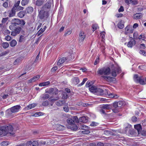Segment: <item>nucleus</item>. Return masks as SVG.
I'll return each instance as SVG.
<instances>
[{
	"mask_svg": "<svg viewBox=\"0 0 146 146\" xmlns=\"http://www.w3.org/2000/svg\"><path fill=\"white\" fill-rule=\"evenodd\" d=\"M79 121L83 123H86L88 121V117L85 116L81 117L79 118Z\"/></svg>",
	"mask_w": 146,
	"mask_h": 146,
	"instance_id": "14",
	"label": "nucleus"
},
{
	"mask_svg": "<svg viewBox=\"0 0 146 146\" xmlns=\"http://www.w3.org/2000/svg\"><path fill=\"white\" fill-rule=\"evenodd\" d=\"M74 81L76 84H78L80 82L79 78L77 77H75L74 79Z\"/></svg>",
	"mask_w": 146,
	"mask_h": 146,
	"instance_id": "43",
	"label": "nucleus"
},
{
	"mask_svg": "<svg viewBox=\"0 0 146 146\" xmlns=\"http://www.w3.org/2000/svg\"><path fill=\"white\" fill-rule=\"evenodd\" d=\"M129 134L132 136H134L135 135V133L134 130H129Z\"/></svg>",
	"mask_w": 146,
	"mask_h": 146,
	"instance_id": "42",
	"label": "nucleus"
},
{
	"mask_svg": "<svg viewBox=\"0 0 146 146\" xmlns=\"http://www.w3.org/2000/svg\"><path fill=\"white\" fill-rule=\"evenodd\" d=\"M68 123L70 126L75 124V122L73 119L71 118H68L67 120Z\"/></svg>",
	"mask_w": 146,
	"mask_h": 146,
	"instance_id": "24",
	"label": "nucleus"
},
{
	"mask_svg": "<svg viewBox=\"0 0 146 146\" xmlns=\"http://www.w3.org/2000/svg\"><path fill=\"white\" fill-rule=\"evenodd\" d=\"M50 84V82L49 81H47L44 82H42L41 83H40L39 85V86H47L49 85Z\"/></svg>",
	"mask_w": 146,
	"mask_h": 146,
	"instance_id": "36",
	"label": "nucleus"
},
{
	"mask_svg": "<svg viewBox=\"0 0 146 146\" xmlns=\"http://www.w3.org/2000/svg\"><path fill=\"white\" fill-rule=\"evenodd\" d=\"M57 90V89L56 88H50L46 92V93H48L49 94H52L54 90Z\"/></svg>",
	"mask_w": 146,
	"mask_h": 146,
	"instance_id": "31",
	"label": "nucleus"
},
{
	"mask_svg": "<svg viewBox=\"0 0 146 146\" xmlns=\"http://www.w3.org/2000/svg\"><path fill=\"white\" fill-rule=\"evenodd\" d=\"M57 67L56 66H55L52 68L51 71V72H53L55 71L57 69Z\"/></svg>",
	"mask_w": 146,
	"mask_h": 146,
	"instance_id": "59",
	"label": "nucleus"
},
{
	"mask_svg": "<svg viewBox=\"0 0 146 146\" xmlns=\"http://www.w3.org/2000/svg\"><path fill=\"white\" fill-rule=\"evenodd\" d=\"M21 108L19 105H17L13 106L6 111L5 113L7 115L9 116L12 113H15L18 112Z\"/></svg>",
	"mask_w": 146,
	"mask_h": 146,
	"instance_id": "5",
	"label": "nucleus"
},
{
	"mask_svg": "<svg viewBox=\"0 0 146 146\" xmlns=\"http://www.w3.org/2000/svg\"><path fill=\"white\" fill-rule=\"evenodd\" d=\"M97 88L95 86H91L89 88V90L94 94Z\"/></svg>",
	"mask_w": 146,
	"mask_h": 146,
	"instance_id": "23",
	"label": "nucleus"
},
{
	"mask_svg": "<svg viewBox=\"0 0 146 146\" xmlns=\"http://www.w3.org/2000/svg\"><path fill=\"white\" fill-rule=\"evenodd\" d=\"M48 101H45L42 102V105L43 106H48Z\"/></svg>",
	"mask_w": 146,
	"mask_h": 146,
	"instance_id": "55",
	"label": "nucleus"
},
{
	"mask_svg": "<svg viewBox=\"0 0 146 146\" xmlns=\"http://www.w3.org/2000/svg\"><path fill=\"white\" fill-rule=\"evenodd\" d=\"M28 141V142H31V143H30V144L31 146H38V143L36 141H34L32 142L31 141Z\"/></svg>",
	"mask_w": 146,
	"mask_h": 146,
	"instance_id": "32",
	"label": "nucleus"
},
{
	"mask_svg": "<svg viewBox=\"0 0 146 146\" xmlns=\"http://www.w3.org/2000/svg\"><path fill=\"white\" fill-rule=\"evenodd\" d=\"M9 14V17H12L15 16L16 11L12 8L11 10L8 11Z\"/></svg>",
	"mask_w": 146,
	"mask_h": 146,
	"instance_id": "13",
	"label": "nucleus"
},
{
	"mask_svg": "<svg viewBox=\"0 0 146 146\" xmlns=\"http://www.w3.org/2000/svg\"><path fill=\"white\" fill-rule=\"evenodd\" d=\"M67 60V58L65 57H62L60 58L57 62V64L60 66L65 61Z\"/></svg>",
	"mask_w": 146,
	"mask_h": 146,
	"instance_id": "15",
	"label": "nucleus"
},
{
	"mask_svg": "<svg viewBox=\"0 0 146 146\" xmlns=\"http://www.w3.org/2000/svg\"><path fill=\"white\" fill-rule=\"evenodd\" d=\"M8 4L7 2H4L3 4V6L5 8H7L8 7Z\"/></svg>",
	"mask_w": 146,
	"mask_h": 146,
	"instance_id": "63",
	"label": "nucleus"
},
{
	"mask_svg": "<svg viewBox=\"0 0 146 146\" xmlns=\"http://www.w3.org/2000/svg\"><path fill=\"white\" fill-rule=\"evenodd\" d=\"M29 1V0H22L21 1L22 6H25L27 5Z\"/></svg>",
	"mask_w": 146,
	"mask_h": 146,
	"instance_id": "34",
	"label": "nucleus"
},
{
	"mask_svg": "<svg viewBox=\"0 0 146 146\" xmlns=\"http://www.w3.org/2000/svg\"><path fill=\"white\" fill-rule=\"evenodd\" d=\"M84 131H80V132H81V133H82L83 134H88L90 132V131L87 129H84Z\"/></svg>",
	"mask_w": 146,
	"mask_h": 146,
	"instance_id": "45",
	"label": "nucleus"
},
{
	"mask_svg": "<svg viewBox=\"0 0 146 146\" xmlns=\"http://www.w3.org/2000/svg\"><path fill=\"white\" fill-rule=\"evenodd\" d=\"M78 127L80 129H88V127L87 126L83 124H80L78 125Z\"/></svg>",
	"mask_w": 146,
	"mask_h": 146,
	"instance_id": "28",
	"label": "nucleus"
},
{
	"mask_svg": "<svg viewBox=\"0 0 146 146\" xmlns=\"http://www.w3.org/2000/svg\"><path fill=\"white\" fill-rule=\"evenodd\" d=\"M3 33L5 35H9L10 34V32L8 30H5Z\"/></svg>",
	"mask_w": 146,
	"mask_h": 146,
	"instance_id": "53",
	"label": "nucleus"
},
{
	"mask_svg": "<svg viewBox=\"0 0 146 146\" xmlns=\"http://www.w3.org/2000/svg\"><path fill=\"white\" fill-rule=\"evenodd\" d=\"M137 117L135 116H133L132 117L131 119L133 122H135L137 120Z\"/></svg>",
	"mask_w": 146,
	"mask_h": 146,
	"instance_id": "62",
	"label": "nucleus"
},
{
	"mask_svg": "<svg viewBox=\"0 0 146 146\" xmlns=\"http://www.w3.org/2000/svg\"><path fill=\"white\" fill-rule=\"evenodd\" d=\"M9 144V143L8 141H5L1 142V146H7Z\"/></svg>",
	"mask_w": 146,
	"mask_h": 146,
	"instance_id": "37",
	"label": "nucleus"
},
{
	"mask_svg": "<svg viewBox=\"0 0 146 146\" xmlns=\"http://www.w3.org/2000/svg\"><path fill=\"white\" fill-rule=\"evenodd\" d=\"M142 17V14L141 13H138L134 14L133 15L134 19H140Z\"/></svg>",
	"mask_w": 146,
	"mask_h": 146,
	"instance_id": "19",
	"label": "nucleus"
},
{
	"mask_svg": "<svg viewBox=\"0 0 146 146\" xmlns=\"http://www.w3.org/2000/svg\"><path fill=\"white\" fill-rule=\"evenodd\" d=\"M10 45L11 47H14L17 44V42L15 40H13L10 43Z\"/></svg>",
	"mask_w": 146,
	"mask_h": 146,
	"instance_id": "33",
	"label": "nucleus"
},
{
	"mask_svg": "<svg viewBox=\"0 0 146 146\" xmlns=\"http://www.w3.org/2000/svg\"><path fill=\"white\" fill-rule=\"evenodd\" d=\"M117 104L118 105V107H121L123 105V102L122 101H119L117 102Z\"/></svg>",
	"mask_w": 146,
	"mask_h": 146,
	"instance_id": "49",
	"label": "nucleus"
},
{
	"mask_svg": "<svg viewBox=\"0 0 146 146\" xmlns=\"http://www.w3.org/2000/svg\"><path fill=\"white\" fill-rule=\"evenodd\" d=\"M20 1H18L14 5L12 8L16 12V11L23 10L24 9V7L19 6Z\"/></svg>",
	"mask_w": 146,
	"mask_h": 146,
	"instance_id": "9",
	"label": "nucleus"
},
{
	"mask_svg": "<svg viewBox=\"0 0 146 146\" xmlns=\"http://www.w3.org/2000/svg\"><path fill=\"white\" fill-rule=\"evenodd\" d=\"M86 37L84 33L82 31H81L79 34V40L80 42H82Z\"/></svg>",
	"mask_w": 146,
	"mask_h": 146,
	"instance_id": "11",
	"label": "nucleus"
},
{
	"mask_svg": "<svg viewBox=\"0 0 146 146\" xmlns=\"http://www.w3.org/2000/svg\"><path fill=\"white\" fill-rule=\"evenodd\" d=\"M71 33V31L70 30H67L65 32L64 35L66 36L67 35H69Z\"/></svg>",
	"mask_w": 146,
	"mask_h": 146,
	"instance_id": "52",
	"label": "nucleus"
},
{
	"mask_svg": "<svg viewBox=\"0 0 146 146\" xmlns=\"http://www.w3.org/2000/svg\"><path fill=\"white\" fill-rule=\"evenodd\" d=\"M21 30V27H19L15 28V29H14V27H13V31H14L17 34H18L20 33Z\"/></svg>",
	"mask_w": 146,
	"mask_h": 146,
	"instance_id": "30",
	"label": "nucleus"
},
{
	"mask_svg": "<svg viewBox=\"0 0 146 146\" xmlns=\"http://www.w3.org/2000/svg\"><path fill=\"white\" fill-rule=\"evenodd\" d=\"M44 0H37L36 2V5L37 6H41L43 3Z\"/></svg>",
	"mask_w": 146,
	"mask_h": 146,
	"instance_id": "25",
	"label": "nucleus"
},
{
	"mask_svg": "<svg viewBox=\"0 0 146 146\" xmlns=\"http://www.w3.org/2000/svg\"><path fill=\"white\" fill-rule=\"evenodd\" d=\"M8 19L7 18H3L1 22L3 23H5Z\"/></svg>",
	"mask_w": 146,
	"mask_h": 146,
	"instance_id": "61",
	"label": "nucleus"
},
{
	"mask_svg": "<svg viewBox=\"0 0 146 146\" xmlns=\"http://www.w3.org/2000/svg\"><path fill=\"white\" fill-rule=\"evenodd\" d=\"M97 73L102 76V77L104 80L110 82L115 80V78L106 76L110 74V70L109 68H103L99 69L97 71Z\"/></svg>",
	"mask_w": 146,
	"mask_h": 146,
	"instance_id": "2",
	"label": "nucleus"
},
{
	"mask_svg": "<svg viewBox=\"0 0 146 146\" xmlns=\"http://www.w3.org/2000/svg\"><path fill=\"white\" fill-rule=\"evenodd\" d=\"M134 128L135 129H136L138 132V133L139 134V131L141 130V125L140 124H138L134 125Z\"/></svg>",
	"mask_w": 146,
	"mask_h": 146,
	"instance_id": "26",
	"label": "nucleus"
},
{
	"mask_svg": "<svg viewBox=\"0 0 146 146\" xmlns=\"http://www.w3.org/2000/svg\"><path fill=\"white\" fill-rule=\"evenodd\" d=\"M11 25L9 26V28L11 30H13V27L19 25L21 26H23L25 24V22L23 19L14 18L11 20Z\"/></svg>",
	"mask_w": 146,
	"mask_h": 146,
	"instance_id": "4",
	"label": "nucleus"
},
{
	"mask_svg": "<svg viewBox=\"0 0 146 146\" xmlns=\"http://www.w3.org/2000/svg\"><path fill=\"white\" fill-rule=\"evenodd\" d=\"M133 42H131V41H130L128 42V44H127V46L128 47H130L131 48L133 45Z\"/></svg>",
	"mask_w": 146,
	"mask_h": 146,
	"instance_id": "46",
	"label": "nucleus"
},
{
	"mask_svg": "<svg viewBox=\"0 0 146 146\" xmlns=\"http://www.w3.org/2000/svg\"><path fill=\"white\" fill-rule=\"evenodd\" d=\"M134 29L129 25H127L125 28V33L127 35L128 33H132L133 32Z\"/></svg>",
	"mask_w": 146,
	"mask_h": 146,
	"instance_id": "10",
	"label": "nucleus"
},
{
	"mask_svg": "<svg viewBox=\"0 0 146 146\" xmlns=\"http://www.w3.org/2000/svg\"><path fill=\"white\" fill-rule=\"evenodd\" d=\"M49 95L47 94H43L40 97L41 99L43 100L47 99L49 98Z\"/></svg>",
	"mask_w": 146,
	"mask_h": 146,
	"instance_id": "29",
	"label": "nucleus"
},
{
	"mask_svg": "<svg viewBox=\"0 0 146 146\" xmlns=\"http://www.w3.org/2000/svg\"><path fill=\"white\" fill-rule=\"evenodd\" d=\"M67 60H70L71 59H73L74 58V56H73V54H71L70 55L68 56L67 58Z\"/></svg>",
	"mask_w": 146,
	"mask_h": 146,
	"instance_id": "44",
	"label": "nucleus"
},
{
	"mask_svg": "<svg viewBox=\"0 0 146 146\" xmlns=\"http://www.w3.org/2000/svg\"><path fill=\"white\" fill-rule=\"evenodd\" d=\"M21 61V60L19 58L16 59L14 62V65H16L19 63Z\"/></svg>",
	"mask_w": 146,
	"mask_h": 146,
	"instance_id": "50",
	"label": "nucleus"
},
{
	"mask_svg": "<svg viewBox=\"0 0 146 146\" xmlns=\"http://www.w3.org/2000/svg\"><path fill=\"white\" fill-rule=\"evenodd\" d=\"M26 11L28 13L31 14L33 11V8L32 7H29L26 9Z\"/></svg>",
	"mask_w": 146,
	"mask_h": 146,
	"instance_id": "22",
	"label": "nucleus"
},
{
	"mask_svg": "<svg viewBox=\"0 0 146 146\" xmlns=\"http://www.w3.org/2000/svg\"><path fill=\"white\" fill-rule=\"evenodd\" d=\"M10 94L7 92H4L2 93L1 95V96L3 99H6L9 97Z\"/></svg>",
	"mask_w": 146,
	"mask_h": 146,
	"instance_id": "18",
	"label": "nucleus"
},
{
	"mask_svg": "<svg viewBox=\"0 0 146 146\" xmlns=\"http://www.w3.org/2000/svg\"><path fill=\"white\" fill-rule=\"evenodd\" d=\"M101 108L106 110H109L112 108L110 104H104L101 106Z\"/></svg>",
	"mask_w": 146,
	"mask_h": 146,
	"instance_id": "17",
	"label": "nucleus"
},
{
	"mask_svg": "<svg viewBox=\"0 0 146 146\" xmlns=\"http://www.w3.org/2000/svg\"><path fill=\"white\" fill-rule=\"evenodd\" d=\"M2 46L4 48H6L9 46V44L8 42H5L2 43Z\"/></svg>",
	"mask_w": 146,
	"mask_h": 146,
	"instance_id": "38",
	"label": "nucleus"
},
{
	"mask_svg": "<svg viewBox=\"0 0 146 146\" xmlns=\"http://www.w3.org/2000/svg\"><path fill=\"white\" fill-rule=\"evenodd\" d=\"M36 105L35 104H30L28 106H27V109H30L32 108H34L35 106Z\"/></svg>",
	"mask_w": 146,
	"mask_h": 146,
	"instance_id": "41",
	"label": "nucleus"
},
{
	"mask_svg": "<svg viewBox=\"0 0 146 146\" xmlns=\"http://www.w3.org/2000/svg\"><path fill=\"white\" fill-rule=\"evenodd\" d=\"M24 36L22 35H21L20 36V38L19 39V42H22L24 40Z\"/></svg>",
	"mask_w": 146,
	"mask_h": 146,
	"instance_id": "54",
	"label": "nucleus"
},
{
	"mask_svg": "<svg viewBox=\"0 0 146 146\" xmlns=\"http://www.w3.org/2000/svg\"><path fill=\"white\" fill-rule=\"evenodd\" d=\"M92 27L93 29V31H94L98 28V26L97 24H94L92 25Z\"/></svg>",
	"mask_w": 146,
	"mask_h": 146,
	"instance_id": "40",
	"label": "nucleus"
},
{
	"mask_svg": "<svg viewBox=\"0 0 146 146\" xmlns=\"http://www.w3.org/2000/svg\"><path fill=\"white\" fill-rule=\"evenodd\" d=\"M98 124V123H97L94 122H92L91 123L90 125L92 126L95 127Z\"/></svg>",
	"mask_w": 146,
	"mask_h": 146,
	"instance_id": "57",
	"label": "nucleus"
},
{
	"mask_svg": "<svg viewBox=\"0 0 146 146\" xmlns=\"http://www.w3.org/2000/svg\"><path fill=\"white\" fill-rule=\"evenodd\" d=\"M125 2L128 5L131 3L134 5H136L138 3L137 0H125Z\"/></svg>",
	"mask_w": 146,
	"mask_h": 146,
	"instance_id": "12",
	"label": "nucleus"
},
{
	"mask_svg": "<svg viewBox=\"0 0 146 146\" xmlns=\"http://www.w3.org/2000/svg\"><path fill=\"white\" fill-rule=\"evenodd\" d=\"M113 68L111 70V75L113 77H116L117 74L121 72V69L120 68L117 66H114L112 65Z\"/></svg>",
	"mask_w": 146,
	"mask_h": 146,
	"instance_id": "8",
	"label": "nucleus"
},
{
	"mask_svg": "<svg viewBox=\"0 0 146 146\" xmlns=\"http://www.w3.org/2000/svg\"><path fill=\"white\" fill-rule=\"evenodd\" d=\"M1 128L4 135H13L15 134V132L19 129V127L17 125L12 124L2 126Z\"/></svg>",
	"mask_w": 146,
	"mask_h": 146,
	"instance_id": "1",
	"label": "nucleus"
},
{
	"mask_svg": "<svg viewBox=\"0 0 146 146\" xmlns=\"http://www.w3.org/2000/svg\"><path fill=\"white\" fill-rule=\"evenodd\" d=\"M51 6L49 3H46L40 8V10H38V17L41 20H46L49 16L48 11Z\"/></svg>",
	"mask_w": 146,
	"mask_h": 146,
	"instance_id": "3",
	"label": "nucleus"
},
{
	"mask_svg": "<svg viewBox=\"0 0 146 146\" xmlns=\"http://www.w3.org/2000/svg\"><path fill=\"white\" fill-rule=\"evenodd\" d=\"M25 14V12L24 11L21 10L17 14V16L21 18H22L24 16Z\"/></svg>",
	"mask_w": 146,
	"mask_h": 146,
	"instance_id": "21",
	"label": "nucleus"
},
{
	"mask_svg": "<svg viewBox=\"0 0 146 146\" xmlns=\"http://www.w3.org/2000/svg\"><path fill=\"white\" fill-rule=\"evenodd\" d=\"M124 27L123 24H121L120 23H119L118 24V27L120 29H122Z\"/></svg>",
	"mask_w": 146,
	"mask_h": 146,
	"instance_id": "51",
	"label": "nucleus"
},
{
	"mask_svg": "<svg viewBox=\"0 0 146 146\" xmlns=\"http://www.w3.org/2000/svg\"><path fill=\"white\" fill-rule=\"evenodd\" d=\"M68 97V95L67 93L64 92L63 95V96H62V98L63 99H66Z\"/></svg>",
	"mask_w": 146,
	"mask_h": 146,
	"instance_id": "48",
	"label": "nucleus"
},
{
	"mask_svg": "<svg viewBox=\"0 0 146 146\" xmlns=\"http://www.w3.org/2000/svg\"><path fill=\"white\" fill-rule=\"evenodd\" d=\"M133 36L134 38L135 39H138V35L137 32H135L133 33Z\"/></svg>",
	"mask_w": 146,
	"mask_h": 146,
	"instance_id": "47",
	"label": "nucleus"
},
{
	"mask_svg": "<svg viewBox=\"0 0 146 146\" xmlns=\"http://www.w3.org/2000/svg\"><path fill=\"white\" fill-rule=\"evenodd\" d=\"M57 128L59 131H63L65 129L66 127L62 125L59 124L57 125Z\"/></svg>",
	"mask_w": 146,
	"mask_h": 146,
	"instance_id": "27",
	"label": "nucleus"
},
{
	"mask_svg": "<svg viewBox=\"0 0 146 146\" xmlns=\"http://www.w3.org/2000/svg\"><path fill=\"white\" fill-rule=\"evenodd\" d=\"M11 39V37L9 35H7L5 37V39L7 41H10Z\"/></svg>",
	"mask_w": 146,
	"mask_h": 146,
	"instance_id": "58",
	"label": "nucleus"
},
{
	"mask_svg": "<svg viewBox=\"0 0 146 146\" xmlns=\"http://www.w3.org/2000/svg\"><path fill=\"white\" fill-rule=\"evenodd\" d=\"M87 80V78H84L81 84H79V86H81L83 85L84 84L85 82Z\"/></svg>",
	"mask_w": 146,
	"mask_h": 146,
	"instance_id": "56",
	"label": "nucleus"
},
{
	"mask_svg": "<svg viewBox=\"0 0 146 146\" xmlns=\"http://www.w3.org/2000/svg\"><path fill=\"white\" fill-rule=\"evenodd\" d=\"M65 103V102L64 100H59L56 102V104L57 106H61L64 105Z\"/></svg>",
	"mask_w": 146,
	"mask_h": 146,
	"instance_id": "20",
	"label": "nucleus"
},
{
	"mask_svg": "<svg viewBox=\"0 0 146 146\" xmlns=\"http://www.w3.org/2000/svg\"><path fill=\"white\" fill-rule=\"evenodd\" d=\"M40 77V76L39 75H37L33 77L32 78L29 80V82L31 83L37 80Z\"/></svg>",
	"mask_w": 146,
	"mask_h": 146,
	"instance_id": "16",
	"label": "nucleus"
},
{
	"mask_svg": "<svg viewBox=\"0 0 146 146\" xmlns=\"http://www.w3.org/2000/svg\"><path fill=\"white\" fill-rule=\"evenodd\" d=\"M123 7L122 6H121L120 8L118 9L119 12H123L124 11Z\"/></svg>",
	"mask_w": 146,
	"mask_h": 146,
	"instance_id": "64",
	"label": "nucleus"
},
{
	"mask_svg": "<svg viewBox=\"0 0 146 146\" xmlns=\"http://www.w3.org/2000/svg\"><path fill=\"white\" fill-rule=\"evenodd\" d=\"M70 127L71 129L74 131H76L78 129L77 126L75 124L70 126Z\"/></svg>",
	"mask_w": 146,
	"mask_h": 146,
	"instance_id": "35",
	"label": "nucleus"
},
{
	"mask_svg": "<svg viewBox=\"0 0 146 146\" xmlns=\"http://www.w3.org/2000/svg\"><path fill=\"white\" fill-rule=\"evenodd\" d=\"M94 94L98 95H107L108 94V93L106 89L103 90L100 88H97Z\"/></svg>",
	"mask_w": 146,
	"mask_h": 146,
	"instance_id": "7",
	"label": "nucleus"
},
{
	"mask_svg": "<svg viewBox=\"0 0 146 146\" xmlns=\"http://www.w3.org/2000/svg\"><path fill=\"white\" fill-rule=\"evenodd\" d=\"M134 79L135 82L139 83L141 85H143L146 84L145 81L142 76L139 77L138 75L135 74L134 76Z\"/></svg>",
	"mask_w": 146,
	"mask_h": 146,
	"instance_id": "6",
	"label": "nucleus"
},
{
	"mask_svg": "<svg viewBox=\"0 0 146 146\" xmlns=\"http://www.w3.org/2000/svg\"><path fill=\"white\" fill-rule=\"evenodd\" d=\"M145 34H143V35H141L140 36H139L138 38V39H141L143 40H146V39L145 38Z\"/></svg>",
	"mask_w": 146,
	"mask_h": 146,
	"instance_id": "39",
	"label": "nucleus"
},
{
	"mask_svg": "<svg viewBox=\"0 0 146 146\" xmlns=\"http://www.w3.org/2000/svg\"><path fill=\"white\" fill-rule=\"evenodd\" d=\"M91 84L90 83V82L88 81L87 82L86 84V87H90L91 86Z\"/></svg>",
	"mask_w": 146,
	"mask_h": 146,
	"instance_id": "60",
	"label": "nucleus"
}]
</instances>
